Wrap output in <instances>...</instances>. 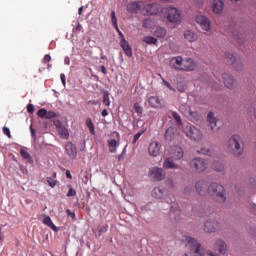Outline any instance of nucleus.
Segmentation results:
<instances>
[{"mask_svg": "<svg viewBox=\"0 0 256 256\" xmlns=\"http://www.w3.org/2000/svg\"><path fill=\"white\" fill-rule=\"evenodd\" d=\"M185 245L187 249H189L190 254H185L184 256H204L205 255V248L197 241V239L186 236L185 237Z\"/></svg>", "mask_w": 256, "mask_h": 256, "instance_id": "nucleus-1", "label": "nucleus"}, {"mask_svg": "<svg viewBox=\"0 0 256 256\" xmlns=\"http://www.w3.org/2000/svg\"><path fill=\"white\" fill-rule=\"evenodd\" d=\"M228 150L233 153L235 157H241L243 155V140L239 135H233L228 140Z\"/></svg>", "mask_w": 256, "mask_h": 256, "instance_id": "nucleus-2", "label": "nucleus"}, {"mask_svg": "<svg viewBox=\"0 0 256 256\" xmlns=\"http://www.w3.org/2000/svg\"><path fill=\"white\" fill-rule=\"evenodd\" d=\"M208 193H210L216 203H225L227 201L225 187L219 183L210 184Z\"/></svg>", "mask_w": 256, "mask_h": 256, "instance_id": "nucleus-3", "label": "nucleus"}, {"mask_svg": "<svg viewBox=\"0 0 256 256\" xmlns=\"http://www.w3.org/2000/svg\"><path fill=\"white\" fill-rule=\"evenodd\" d=\"M185 135L191 139V141H202L203 133L197 127L189 124L183 128Z\"/></svg>", "mask_w": 256, "mask_h": 256, "instance_id": "nucleus-4", "label": "nucleus"}, {"mask_svg": "<svg viewBox=\"0 0 256 256\" xmlns=\"http://www.w3.org/2000/svg\"><path fill=\"white\" fill-rule=\"evenodd\" d=\"M163 13H166L167 19L170 23L181 22V11L175 7H166L162 9Z\"/></svg>", "mask_w": 256, "mask_h": 256, "instance_id": "nucleus-5", "label": "nucleus"}, {"mask_svg": "<svg viewBox=\"0 0 256 256\" xmlns=\"http://www.w3.org/2000/svg\"><path fill=\"white\" fill-rule=\"evenodd\" d=\"M166 203L170 205V217L174 218V221H179V217H181V209H179V204L175 202V197L166 198Z\"/></svg>", "mask_w": 256, "mask_h": 256, "instance_id": "nucleus-6", "label": "nucleus"}, {"mask_svg": "<svg viewBox=\"0 0 256 256\" xmlns=\"http://www.w3.org/2000/svg\"><path fill=\"white\" fill-rule=\"evenodd\" d=\"M190 167L193 171H196V173H203V171L207 169V163L201 158H194L190 162Z\"/></svg>", "mask_w": 256, "mask_h": 256, "instance_id": "nucleus-7", "label": "nucleus"}, {"mask_svg": "<svg viewBox=\"0 0 256 256\" xmlns=\"http://www.w3.org/2000/svg\"><path fill=\"white\" fill-rule=\"evenodd\" d=\"M149 177L154 181H163L165 179V171L163 168L152 167L148 173Z\"/></svg>", "mask_w": 256, "mask_h": 256, "instance_id": "nucleus-8", "label": "nucleus"}, {"mask_svg": "<svg viewBox=\"0 0 256 256\" xmlns=\"http://www.w3.org/2000/svg\"><path fill=\"white\" fill-rule=\"evenodd\" d=\"M162 149H163V146H161V144L157 141H152L148 145V153L150 157H159V155H161Z\"/></svg>", "mask_w": 256, "mask_h": 256, "instance_id": "nucleus-9", "label": "nucleus"}, {"mask_svg": "<svg viewBox=\"0 0 256 256\" xmlns=\"http://www.w3.org/2000/svg\"><path fill=\"white\" fill-rule=\"evenodd\" d=\"M195 190L198 195L201 197H205L206 195H209V186L207 185V182L204 180H199L195 184Z\"/></svg>", "mask_w": 256, "mask_h": 256, "instance_id": "nucleus-10", "label": "nucleus"}, {"mask_svg": "<svg viewBox=\"0 0 256 256\" xmlns=\"http://www.w3.org/2000/svg\"><path fill=\"white\" fill-rule=\"evenodd\" d=\"M159 4H143L142 13L143 15H157L159 13Z\"/></svg>", "mask_w": 256, "mask_h": 256, "instance_id": "nucleus-11", "label": "nucleus"}, {"mask_svg": "<svg viewBox=\"0 0 256 256\" xmlns=\"http://www.w3.org/2000/svg\"><path fill=\"white\" fill-rule=\"evenodd\" d=\"M196 23L200 25L203 31H209L211 29V22H209V19H207V17L203 15H199L196 17Z\"/></svg>", "mask_w": 256, "mask_h": 256, "instance_id": "nucleus-12", "label": "nucleus"}, {"mask_svg": "<svg viewBox=\"0 0 256 256\" xmlns=\"http://www.w3.org/2000/svg\"><path fill=\"white\" fill-rule=\"evenodd\" d=\"M214 251H218L219 255H225L227 253V244L221 239H217L213 246Z\"/></svg>", "mask_w": 256, "mask_h": 256, "instance_id": "nucleus-13", "label": "nucleus"}, {"mask_svg": "<svg viewBox=\"0 0 256 256\" xmlns=\"http://www.w3.org/2000/svg\"><path fill=\"white\" fill-rule=\"evenodd\" d=\"M143 4L144 2H130L127 5V11L129 13H143Z\"/></svg>", "mask_w": 256, "mask_h": 256, "instance_id": "nucleus-14", "label": "nucleus"}, {"mask_svg": "<svg viewBox=\"0 0 256 256\" xmlns=\"http://www.w3.org/2000/svg\"><path fill=\"white\" fill-rule=\"evenodd\" d=\"M219 227V222H217V220H208L205 224H204V231L205 233H215V231H217Z\"/></svg>", "mask_w": 256, "mask_h": 256, "instance_id": "nucleus-15", "label": "nucleus"}, {"mask_svg": "<svg viewBox=\"0 0 256 256\" xmlns=\"http://www.w3.org/2000/svg\"><path fill=\"white\" fill-rule=\"evenodd\" d=\"M66 154L70 157V159H75L77 157V146L73 144V142H68L65 145Z\"/></svg>", "mask_w": 256, "mask_h": 256, "instance_id": "nucleus-16", "label": "nucleus"}, {"mask_svg": "<svg viewBox=\"0 0 256 256\" xmlns=\"http://www.w3.org/2000/svg\"><path fill=\"white\" fill-rule=\"evenodd\" d=\"M195 67H197V64L193 59L191 58H186L184 59L182 63V71H195Z\"/></svg>", "mask_w": 256, "mask_h": 256, "instance_id": "nucleus-17", "label": "nucleus"}, {"mask_svg": "<svg viewBox=\"0 0 256 256\" xmlns=\"http://www.w3.org/2000/svg\"><path fill=\"white\" fill-rule=\"evenodd\" d=\"M184 155H185V152L183 151V148L179 146H175L171 152V159H174V161H179L183 159Z\"/></svg>", "mask_w": 256, "mask_h": 256, "instance_id": "nucleus-18", "label": "nucleus"}, {"mask_svg": "<svg viewBox=\"0 0 256 256\" xmlns=\"http://www.w3.org/2000/svg\"><path fill=\"white\" fill-rule=\"evenodd\" d=\"M183 57L178 56L174 57L170 60V65L172 69H176L177 71H182L183 69Z\"/></svg>", "mask_w": 256, "mask_h": 256, "instance_id": "nucleus-19", "label": "nucleus"}, {"mask_svg": "<svg viewBox=\"0 0 256 256\" xmlns=\"http://www.w3.org/2000/svg\"><path fill=\"white\" fill-rule=\"evenodd\" d=\"M120 47H122L126 57H133V48L125 38L120 41Z\"/></svg>", "mask_w": 256, "mask_h": 256, "instance_id": "nucleus-20", "label": "nucleus"}, {"mask_svg": "<svg viewBox=\"0 0 256 256\" xmlns=\"http://www.w3.org/2000/svg\"><path fill=\"white\" fill-rule=\"evenodd\" d=\"M223 5V0H212L211 9L213 13L216 15L223 13Z\"/></svg>", "mask_w": 256, "mask_h": 256, "instance_id": "nucleus-21", "label": "nucleus"}, {"mask_svg": "<svg viewBox=\"0 0 256 256\" xmlns=\"http://www.w3.org/2000/svg\"><path fill=\"white\" fill-rule=\"evenodd\" d=\"M222 79H223V83H224L225 87H227V89H233V87H235V79H233V76H231L230 74L223 73Z\"/></svg>", "mask_w": 256, "mask_h": 256, "instance_id": "nucleus-22", "label": "nucleus"}, {"mask_svg": "<svg viewBox=\"0 0 256 256\" xmlns=\"http://www.w3.org/2000/svg\"><path fill=\"white\" fill-rule=\"evenodd\" d=\"M226 58L228 59V61L232 64L235 65L236 69H241V67H243V64L241 63V60L236 59L235 56L231 53H226Z\"/></svg>", "mask_w": 256, "mask_h": 256, "instance_id": "nucleus-23", "label": "nucleus"}, {"mask_svg": "<svg viewBox=\"0 0 256 256\" xmlns=\"http://www.w3.org/2000/svg\"><path fill=\"white\" fill-rule=\"evenodd\" d=\"M184 39L189 43H195V41H197V34L191 30H186L184 32Z\"/></svg>", "mask_w": 256, "mask_h": 256, "instance_id": "nucleus-24", "label": "nucleus"}, {"mask_svg": "<svg viewBox=\"0 0 256 256\" xmlns=\"http://www.w3.org/2000/svg\"><path fill=\"white\" fill-rule=\"evenodd\" d=\"M180 113L186 117V119H191V107L187 104H182L179 108Z\"/></svg>", "mask_w": 256, "mask_h": 256, "instance_id": "nucleus-25", "label": "nucleus"}, {"mask_svg": "<svg viewBox=\"0 0 256 256\" xmlns=\"http://www.w3.org/2000/svg\"><path fill=\"white\" fill-rule=\"evenodd\" d=\"M164 169H179V165L175 164V162L171 158H166L163 162Z\"/></svg>", "mask_w": 256, "mask_h": 256, "instance_id": "nucleus-26", "label": "nucleus"}, {"mask_svg": "<svg viewBox=\"0 0 256 256\" xmlns=\"http://www.w3.org/2000/svg\"><path fill=\"white\" fill-rule=\"evenodd\" d=\"M164 195H165V190H163L160 187H156L152 191V197H154V199H163Z\"/></svg>", "mask_w": 256, "mask_h": 256, "instance_id": "nucleus-27", "label": "nucleus"}, {"mask_svg": "<svg viewBox=\"0 0 256 256\" xmlns=\"http://www.w3.org/2000/svg\"><path fill=\"white\" fill-rule=\"evenodd\" d=\"M148 103L150 106H152L154 109H157L161 107V100L157 96H151L148 100Z\"/></svg>", "mask_w": 256, "mask_h": 256, "instance_id": "nucleus-28", "label": "nucleus"}, {"mask_svg": "<svg viewBox=\"0 0 256 256\" xmlns=\"http://www.w3.org/2000/svg\"><path fill=\"white\" fill-rule=\"evenodd\" d=\"M207 121L211 129H215V127H217V118H215V115L213 114V112L208 113Z\"/></svg>", "mask_w": 256, "mask_h": 256, "instance_id": "nucleus-29", "label": "nucleus"}, {"mask_svg": "<svg viewBox=\"0 0 256 256\" xmlns=\"http://www.w3.org/2000/svg\"><path fill=\"white\" fill-rule=\"evenodd\" d=\"M164 137L166 141H173L175 139V128L173 127L167 128Z\"/></svg>", "mask_w": 256, "mask_h": 256, "instance_id": "nucleus-30", "label": "nucleus"}, {"mask_svg": "<svg viewBox=\"0 0 256 256\" xmlns=\"http://www.w3.org/2000/svg\"><path fill=\"white\" fill-rule=\"evenodd\" d=\"M196 153H198V155H207L208 157H215V152L207 148L197 149Z\"/></svg>", "mask_w": 256, "mask_h": 256, "instance_id": "nucleus-31", "label": "nucleus"}, {"mask_svg": "<svg viewBox=\"0 0 256 256\" xmlns=\"http://www.w3.org/2000/svg\"><path fill=\"white\" fill-rule=\"evenodd\" d=\"M154 35L158 38L165 37V35H167V30L161 26H157L154 30Z\"/></svg>", "mask_w": 256, "mask_h": 256, "instance_id": "nucleus-32", "label": "nucleus"}, {"mask_svg": "<svg viewBox=\"0 0 256 256\" xmlns=\"http://www.w3.org/2000/svg\"><path fill=\"white\" fill-rule=\"evenodd\" d=\"M44 225H47V227H50L52 231H57V226L53 223V220H51V217L47 216L43 220Z\"/></svg>", "mask_w": 256, "mask_h": 256, "instance_id": "nucleus-33", "label": "nucleus"}, {"mask_svg": "<svg viewBox=\"0 0 256 256\" xmlns=\"http://www.w3.org/2000/svg\"><path fill=\"white\" fill-rule=\"evenodd\" d=\"M213 210L211 208H202L198 211L199 217H209V215H212Z\"/></svg>", "mask_w": 256, "mask_h": 256, "instance_id": "nucleus-34", "label": "nucleus"}, {"mask_svg": "<svg viewBox=\"0 0 256 256\" xmlns=\"http://www.w3.org/2000/svg\"><path fill=\"white\" fill-rule=\"evenodd\" d=\"M57 131H58V134L60 135V137H62V139H69V130H67V128H65V126L58 128Z\"/></svg>", "mask_w": 256, "mask_h": 256, "instance_id": "nucleus-35", "label": "nucleus"}, {"mask_svg": "<svg viewBox=\"0 0 256 256\" xmlns=\"http://www.w3.org/2000/svg\"><path fill=\"white\" fill-rule=\"evenodd\" d=\"M97 231H98V237H101V235L107 233V231H109V224H103L101 226L97 227Z\"/></svg>", "mask_w": 256, "mask_h": 256, "instance_id": "nucleus-36", "label": "nucleus"}, {"mask_svg": "<svg viewBox=\"0 0 256 256\" xmlns=\"http://www.w3.org/2000/svg\"><path fill=\"white\" fill-rule=\"evenodd\" d=\"M20 154L23 157V159H26V161H28V163H33V158L31 157V154L27 152V150L22 148L20 150Z\"/></svg>", "mask_w": 256, "mask_h": 256, "instance_id": "nucleus-37", "label": "nucleus"}, {"mask_svg": "<svg viewBox=\"0 0 256 256\" xmlns=\"http://www.w3.org/2000/svg\"><path fill=\"white\" fill-rule=\"evenodd\" d=\"M143 42L147 45H157V38L153 36H146L143 38Z\"/></svg>", "mask_w": 256, "mask_h": 256, "instance_id": "nucleus-38", "label": "nucleus"}, {"mask_svg": "<svg viewBox=\"0 0 256 256\" xmlns=\"http://www.w3.org/2000/svg\"><path fill=\"white\" fill-rule=\"evenodd\" d=\"M212 169H214V171L221 172L225 169V166H223V163L219 161H214L212 164Z\"/></svg>", "mask_w": 256, "mask_h": 256, "instance_id": "nucleus-39", "label": "nucleus"}, {"mask_svg": "<svg viewBox=\"0 0 256 256\" xmlns=\"http://www.w3.org/2000/svg\"><path fill=\"white\" fill-rule=\"evenodd\" d=\"M153 25H154L153 19H151V18H146L142 22V27H144V29H151V27H153Z\"/></svg>", "mask_w": 256, "mask_h": 256, "instance_id": "nucleus-40", "label": "nucleus"}, {"mask_svg": "<svg viewBox=\"0 0 256 256\" xmlns=\"http://www.w3.org/2000/svg\"><path fill=\"white\" fill-rule=\"evenodd\" d=\"M103 104L105 107H109L111 105V100L109 99V92L107 90L103 91Z\"/></svg>", "mask_w": 256, "mask_h": 256, "instance_id": "nucleus-41", "label": "nucleus"}, {"mask_svg": "<svg viewBox=\"0 0 256 256\" xmlns=\"http://www.w3.org/2000/svg\"><path fill=\"white\" fill-rule=\"evenodd\" d=\"M86 126L88 127L91 135H95V126L93 125L91 118L86 119Z\"/></svg>", "mask_w": 256, "mask_h": 256, "instance_id": "nucleus-42", "label": "nucleus"}, {"mask_svg": "<svg viewBox=\"0 0 256 256\" xmlns=\"http://www.w3.org/2000/svg\"><path fill=\"white\" fill-rule=\"evenodd\" d=\"M172 117L176 121L177 125H183V121H181V116L177 112H172Z\"/></svg>", "mask_w": 256, "mask_h": 256, "instance_id": "nucleus-43", "label": "nucleus"}, {"mask_svg": "<svg viewBox=\"0 0 256 256\" xmlns=\"http://www.w3.org/2000/svg\"><path fill=\"white\" fill-rule=\"evenodd\" d=\"M111 20H112V25H114V28L119 30V26L117 24V16H115V10L111 11Z\"/></svg>", "mask_w": 256, "mask_h": 256, "instance_id": "nucleus-44", "label": "nucleus"}, {"mask_svg": "<svg viewBox=\"0 0 256 256\" xmlns=\"http://www.w3.org/2000/svg\"><path fill=\"white\" fill-rule=\"evenodd\" d=\"M69 191L66 194L67 197H75V195H77V191L73 188V186H71V184L67 185Z\"/></svg>", "mask_w": 256, "mask_h": 256, "instance_id": "nucleus-45", "label": "nucleus"}, {"mask_svg": "<svg viewBox=\"0 0 256 256\" xmlns=\"http://www.w3.org/2000/svg\"><path fill=\"white\" fill-rule=\"evenodd\" d=\"M190 117L191 118H188V120L192 121V123L195 121H199V119H200L199 113L193 112V111L190 112Z\"/></svg>", "mask_w": 256, "mask_h": 256, "instance_id": "nucleus-46", "label": "nucleus"}, {"mask_svg": "<svg viewBox=\"0 0 256 256\" xmlns=\"http://www.w3.org/2000/svg\"><path fill=\"white\" fill-rule=\"evenodd\" d=\"M108 145L110 147V153L115 152V148L117 147V140L112 139V140L108 141Z\"/></svg>", "mask_w": 256, "mask_h": 256, "instance_id": "nucleus-47", "label": "nucleus"}, {"mask_svg": "<svg viewBox=\"0 0 256 256\" xmlns=\"http://www.w3.org/2000/svg\"><path fill=\"white\" fill-rule=\"evenodd\" d=\"M133 109L136 113H138V115L143 114V108L141 107V105L139 103L136 102L133 106Z\"/></svg>", "mask_w": 256, "mask_h": 256, "instance_id": "nucleus-48", "label": "nucleus"}, {"mask_svg": "<svg viewBox=\"0 0 256 256\" xmlns=\"http://www.w3.org/2000/svg\"><path fill=\"white\" fill-rule=\"evenodd\" d=\"M47 183L52 187V189L57 185V180H53V178L48 177L47 178Z\"/></svg>", "mask_w": 256, "mask_h": 256, "instance_id": "nucleus-49", "label": "nucleus"}, {"mask_svg": "<svg viewBox=\"0 0 256 256\" xmlns=\"http://www.w3.org/2000/svg\"><path fill=\"white\" fill-rule=\"evenodd\" d=\"M57 117V113L53 111L46 112V119H55Z\"/></svg>", "mask_w": 256, "mask_h": 256, "instance_id": "nucleus-50", "label": "nucleus"}, {"mask_svg": "<svg viewBox=\"0 0 256 256\" xmlns=\"http://www.w3.org/2000/svg\"><path fill=\"white\" fill-rule=\"evenodd\" d=\"M2 131H3V133H4V135H6L7 137H8V139H11V130H9V128L8 127H3V129H2Z\"/></svg>", "mask_w": 256, "mask_h": 256, "instance_id": "nucleus-51", "label": "nucleus"}, {"mask_svg": "<svg viewBox=\"0 0 256 256\" xmlns=\"http://www.w3.org/2000/svg\"><path fill=\"white\" fill-rule=\"evenodd\" d=\"M162 83H163V85H165V87H167V89H169L170 91H175V88L172 87L171 84H170L168 81L164 80L163 78H162Z\"/></svg>", "mask_w": 256, "mask_h": 256, "instance_id": "nucleus-52", "label": "nucleus"}, {"mask_svg": "<svg viewBox=\"0 0 256 256\" xmlns=\"http://www.w3.org/2000/svg\"><path fill=\"white\" fill-rule=\"evenodd\" d=\"M141 135H143V132H138L137 134H135L134 139H133V145H135V143H137V141H139V139L141 138Z\"/></svg>", "mask_w": 256, "mask_h": 256, "instance_id": "nucleus-53", "label": "nucleus"}, {"mask_svg": "<svg viewBox=\"0 0 256 256\" xmlns=\"http://www.w3.org/2000/svg\"><path fill=\"white\" fill-rule=\"evenodd\" d=\"M53 124H54L55 127H56V131H57L58 129H60L61 127H63V123H61L60 120H54V121H53Z\"/></svg>", "mask_w": 256, "mask_h": 256, "instance_id": "nucleus-54", "label": "nucleus"}, {"mask_svg": "<svg viewBox=\"0 0 256 256\" xmlns=\"http://www.w3.org/2000/svg\"><path fill=\"white\" fill-rule=\"evenodd\" d=\"M38 117H47V110L45 109L38 110Z\"/></svg>", "mask_w": 256, "mask_h": 256, "instance_id": "nucleus-55", "label": "nucleus"}, {"mask_svg": "<svg viewBox=\"0 0 256 256\" xmlns=\"http://www.w3.org/2000/svg\"><path fill=\"white\" fill-rule=\"evenodd\" d=\"M191 191H193V187L191 186H186L184 188V195H191Z\"/></svg>", "mask_w": 256, "mask_h": 256, "instance_id": "nucleus-56", "label": "nucleus"}, {"mask_svg": "<svg viewBox=\"0 0 256 256\" xmlns=\"http://www.w3.org/2000/svg\"><path fill=\"white\" fill-rule=\"evenodd\" d=\"M27 111L28 113H31V114L35 113V107L33 106V104L27 105Z\"/></svg>", "mask_w": 256, "mask_h": 256, "instance_id": "nucleus-57", "label": "nucleus"}, {"mask_svg": "<svg viewBox=\"0 0 256 256\" xmlns=\"http://www.w3.org/2000/svg\"><path fill=\"white\" fill-rule=\"evenodd\" d=\"M44 61H45L46 63H49V61H51V55L46 54V55L44 56Z\"/></svg>", "mask_w": 256, "mask_h": 256, "instance_id": "nucleus-58", "label": "nucleus"}, {"mask_svg": "<svg viewBox=\"0 0 256 256\" xmlns=\"http://www.w3.org/2000/svg\"><path fill=\"white\" fill-rule=\"evenodd\" d=\"M60 79H61V82H62L63 86L65 87V85H66V82H65V74H61V75H60Z\"/></svg>", "mask_w": 256, "mask_h": 256, "instance_id": "nucleus-59", "label": "nucleus"}, {"mask_svg": "<svg viewBox=\"0 0 256 256\" xmlns=\"http://www.w3.org/2000/svg\"><path fill=\"white\" fill-rule=\"evenodd\" d=\"M102 117H107V115H109V111H107V109L102 110L101 113Z\"/></svg>", "mask_w": 256, "mask_h": 256, "instance_id": "nucleus-60", "label": "nucleus"}, {"mask_svg": "<svg viewBox=\"0 0 256 256\" xmlns=\"http://www.w3.org/2000/svg\"><path fill=\"white\" fill-rule=\"evenodd\" d=\"M101 72L103 73V75H107V68H105V66H101Z\"/></svg>", "mask_w": 256, "mask_h": 256, "instance_id": "nucleus-61", "label": "nucleus"}, {"mask_svg": "<svg viewBox=\"0 0 256 256\" xmlns=\"http://www.w3.org/2000/svg\"><path fill=\"white\" fill-rule=\"evenodd\" d=\"M64 63H65V65H70L71 64V60L69 59V57H66L64 59Z\"/></svg>", "mask_w": 256, "mask_h": 256, "instance_id": "nucleus-62", "label": "nucleus"}, {"mask_svg": "<svg viewBox=\"0 0 256 256\" xmlns=\"http://www.w3.org/2000/svg\"><path fill=\"white\" fill-rule=\"evenodd\" d=\"M198 7H203V0H195Z\"/></svg>", "mask_w": 256, "mask_h": 256, "instance_id": "nucleus-63", "label": "nucleus"}, {"mask_svg": "<svg viewBox=\"0 0 256 256\" xmlns=\"http://www.w3.org/2000/svg\"><path fill=\"white\" fill-rule=\"evenodd\" d=\"M66 213H67L68 215H71V217L75 218V213H72L70 209H67V210H66Z\"/></svg>", "mask_w": 256, "mask_h": 256, "instance_id": "nucleus-64", "label": "nucleus"}]
</instances>
